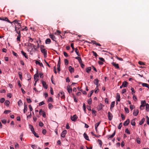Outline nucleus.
I'll return each mask as SVG.
<instances>
[{
  "mask_svg": "<svg viewBox=\"0 0 149 149\" xmlns=\"http://www.w3.org/2000/svg\"><path fill=\"white\" fill-rule=\"evenodd\" d=\"M39 125L40 127H42L43 126V124L41 122H40L39 123Z\"/></svg>",
  "mask_w": 149,
  "mask_h": 149,
  "instance_id": "774afa93",
  "label": "nucleus"
},
{
  "mask_svg": "<svg viewBox=\"0 0 149 149\" xmlns=\"http://www.w3.org/2000/svg\"><path fill=\"white\" fill-rule=\"evenodd\" d=\"M17 27L15 26V31H16L17 33L18 34V35H21V33H20V31H17Z\"/></svg>",
  "mask_w": 149,
  "mask_h": 149,
  "instance_id": "c03bdc74",
  "label": "nucleus"
},
{
  "mask_svg": "<svg viewBox=\"0 0 149 149\" xmlns=\"http://www.w3.org/2000/svg\"><path fill=\"white\" fill-rule=\"evenodd\" d=\"M92 53H93V55L95 57H97L98 56L97 54L95 52L93 51L92 52Z\"/></svg>",
  "mask_w": 149,
  "mask_h": 149,
  "instance_id": "3c124183",
  "label": "nucleus"
},
{
  "mask_svg": "<svg viewBox=\"0 0 149 149\" xmlns=\"http://www.w3.org/2000/svg\"><path fill=\"white\" fill-rule=\"evenodd\" d=\"M84 136L85 139L89 141V139L88 138V136L85 133H84L83 134Z\"/></svg>",
  "mask_w": 149,
  "mask_h": 149,
  "instance_id": "6ab92c4d",
  "label": "nucleus"
},
{
  "mask_svg": "<svg viewBox=\"0 0 149 149\" xmlns=\"http://www.w3.org/2000/svg\"><path fill=\"white\" fill-rule=\"evenodd\" d=\"M27 76L28 78V80H29L31 79V76L30 75V74L28 73L27 74Z\"/></svg>",
  "mask_w": 149,
  "mask_h": 149,
  "instance_id": "37998d69",
  "label": "nucleus"
},
{
  "mask_svg": "<svg viewBox=\"0 0 149 149\" xmlns=\"http://www.w3.org/2000/svg\"><path fill=\"white\" fill-rule=\"evenodd\" d=\"M49 108L51 109L53 107V105L51 103H49L48 104Z\"/></svg>",
  "mask_w": 149,
  "mask_h": 149,
  "instance_id": "5fc2aeb1",
  "label": "nucleus"
},
{
  "mask_svg": "<svg viewBox=\"0 0 149 149\" xmlns=\"http://www.w3.org/2000/svg\"><path fill=\"white\" fill-rule=\"evenodd\" d=\"M36 64L39 65L40 66H42L43 67H44L42 64V63H40L39 61H36Z\"/></svg>",
  "mask_w": 149,
  "mask_h": 149,
  "instance_id": "a878e982",
  "label": "nucleus"
},
{
  "mask_svg": "<svg viewBox=\"0 0 149 149\" xmlns=\"http://www.w3.org/2000/svg\"><path fill=\"white\" fill-rule=\"evenodd\" d=\"M91 134H92V135L94 136H95V137H97V138H99L100 136V135H97L95 134H94L93 132H91Z\"/></svg>",
  "mask_w": 149,
  "mask_h": 149,
  "instance_id": "4d7b16f0",
  "label": "nucleus"
},
{
  "mask_svg": "<svg viewBox=\"0 0 149 149\" xmlns=\"http://www.w3.org/2000/svg\"><path fill=\"white\" fill-rule=\"evenodd\" d=\"M51 42V40L49 38L47 39L45 41V43L46 44H49Z\"/></svg>",
  "mask_w": 149,
  "mask_h": 149,
  "instance_id": "b1692460",
  "label": "nucleus"
},
{
  "mask_svg": "<svg viewBox=\"0 0 149 149\" xmlns=\"http://www.w3.org/2000/svg\"><path fill=\"white\" fill-rule=\"evenodd\" d=\"M142 85L143 87H146L149 88V85L146 83H143L142 84Z\"/></svg>",
  "mask_w": 149,
  "mask_h": 149,
  "instance_id": "c85d7f7f",
  "label": "nucleus"
},
{
  "mask_svg": "<svg viewBox=\"0 0 149 149\" xmlns=\"http://www.w3.org/2000/svg\"><path fill=\"white\" fill-rule=\"evenodd\" d=\"M123 87H125L127 86L128 83L127 81H124L123 82Z\"/></svg>",
  "mask_w": 149,
  "mask_h": 149,
  "instance_id": "c9c22d12",
  "label": "nucleus"
},
{
  "mask_svg": "<svg viewBox=\"0 0 149 149\" xmlns=\"http://www.w3.org/2000/svg\"><path fill=\"white\" fill-rule=\"evenodd\" d=\"M53 101V100L52 98L51 97H50L49 98V99L48 100V102H52Z\"/></svg>",
  "mask_w": 149,
  "mask_h": 149,
  "instance_id": "338daca9",
  "label": "nucleus"
},
{
  "mask_svg": "<svg viewBox=\"0 0 149 149\" xmlns=\"http://www.w3.org/2000/svg\"><path fill=\"white\" fill-rule=\"evenodd\" d=\"M61 64V59L60 58L58 61V63L57 65V67H60Z\"/></svg>",
  "mask_w": 149,
  "mask_h": 149,
  "instance_id": "e433bc0d",
  "label": "nucleus"
},
{
  "mask_svg": "<svg viewBox=\"0 0 149 149\" xmlns=\"http://www.w3.org/2000/svg\"><path fill=\"white\" fill-rule=\"evenodd\" d=\"M69 70L70 73H72L74 71V69L72 68L71 66H70L69 67Z\"/></svg>",
  "mask_w": 149,
  "mask_h": 149,
  "instance_id": "393cba45",
  "label": "nucleus"
},
{
  "mask_svg": "<svg viewBox=\"0 0 149 149\" xmlns=\"http://www.w3.org/2000/svg\"><path fill=\"white\" fill-rule=\"evenodd\" d=\"M146 118L147 123L148 125H149V118L148 116H146Z\"/></svg>",
  "mask_w": 149,
  "mask_h": 149,
  "instance_id": "603ef678",
  "label": "nucleus"
},
{
  "mask_svg": "<svg viewBox=\"0 0 149 149\" xmlns=\"http://www.w3.org/2000/svg\"><path fill=\"white\" fill-rule=\"evenodd\" d=\"M77 116L76 115H74L72 117L71 116V120L73 121H75L76 120Z\"/></svg>",
  "mask_w": 149,
  "mask_h": 149,
  "instance_id": "39448f33",
  "label": "nucleus"
},
{
  "mask_svg": "<svg viewBox=\"0 0 149 149\" xmlns=\"http://www.w3.org/2000/svg\"><path fill=\"white\" fill-rule=\"evenodd\" d=\"M116 134V131L115 130L113 134L111 135H107V137L109 139H110L112 138Z\"/></svg>",
  "mask_w": 149,
  "mask_h": 149,
  "instance_id": "0eeeda50",
  "label": "nucleus"
},
{
  "mask_svg": "<svg viewBox=\"0 0 149 149\" xmlns=\"http://www.w3.org/2000/svg\"><path fill=\"white\" fill-rule=\"evenodd\" d=\"M49 37L53 41H56L55 40L56 39V38L53 35L50 34L49 35Z\"/></svg>",
  "mask_w": 149,
  "mask_h": 149,
  "instance_id": "dca6fc26",
  "label": "nucleus"
},
{
  "mask_svg": "<svg viewBox=\"0 0 149 149\" xmlns=\"http://www.w3.org/2000/svg\"><path fill=\"white\" fill-rule=\"evenodd\" d=\"M39 77V74L38 72V71L37 70L36 73V74H35L34 75V78L35 80L36 81V80H38V78Z\"/></svg>",
  "mask_w": 149,
  "mask_h": 149,
  "instance_id": "9b49d317",
  "label": "nucleus"
},
{
  "mask_svg": "<svg viewBox=\"0 0 149 149\" xmlns=\"http://www.w3.org/2000/svg\"><path fill=\"white\" fill-rule=\"evenodd\" d=\"M5 100V99L4 98H2L0 99V102L1 103H3Z\"/></svg>",
  "mask_w": 149,
  "mask_h": 149,
  "instance_id": "09e8293b",
  "label": "nucleus"
},
{
  "mask_svg": "<svg viewBox=\"0 0 149 149\" xmlns=\"http://www.w3.org/2000/svg\"><path fill=\"white\" fill-rule=\"evenodd\" d=\"M91 67H88L86 68V72L88 73H89L91 71Z\"/></svg>",
  "mask_w": 149,
  "mask_h": 149,
  "instance_id": "bb28decb",
  "label": "nucleus"
},
{
  "mask_svg": "<svg viewBox=\"0 0 149 149\" xmlns=\"http://www.w3.org/2000/svg\"><path fill=\"white\" fill-rule=\"evenodd\" d=\"M42 82L43 87L44 88L47 89V86L46 85V82L43 81H42Z\"/></svg>",
  "mask_w": 149,
  "mask_h": 149,
  "instance_id": "f3484780",
  "label": "nucleus"
},
{
  "mask_svg": "<svg viewBox=\"0 0 149 149\" xmlns=\"http://www.w3.org/2000/svg\"><path fill=\"white\" fill-rule=\"evenodd\" d=\"M141 105H145V104H146L145 100L142 101L141 102Z\"/></svg>",
  "mask_w": 149,
  "mask_h": 149,
  "instance_id": "bf43d9fd",
  "label": "nucleus"
},
{
  "mask_svg": "<svg viewBox=\"0 0 149 149\" xmlns=\"http://www.w3.org/2000/svg\"><path fill=\"white\" fill-rule=\"evenodd\" d=\"M145 120V119L144 118H143L140 121V122L139 123V125H142L144 123Z\"/></svg>",
  "mask_w": 149,
  "mask_h": 149,
  "instance_id": "f704fd0d",
  "label": "nucleus"
},
{
  "mask_svg": "<svg viewBox=\"0 0 149 149\" xmlns=\"http://www.w3.org/2000/svg\"><path fill=\"white\" fill-rule=\"evenodd\" d=\"M27 110V105L25 103H24V113H25L26 112Z\"/></svg>",
  "mask_w": 149,
  "mask_h": 149,
  "instance_id": "aec40b11",
  "label": "nucleus"
},
{
  "mask_svg": "<svg viewBox=\"0 0 149 149\" xmlns=\"http://www.w3.org/2000/svg\"><path fill=\"white\" fill-rule=\"evenodd\" d=\"M67 130H65L63 131L61 134V136L63 138H64L65 137V134L67 133Z\"/></svg>",
  "mask_w": 149,
  "mask_h": 149,
  "instance_id": "f8f14e48",
  "label": "nucleus"
},
{
  "mask_svg": "<svg viewBox=\"0 0 149 149\" xmlns=\"http://www.w3.org/2000/svg\"><path fill=\"white\" fill-rule=\"evenodd\" d=\"M75 58L78 61L79 63H81L82 62V60L80 57L79 56L76 57Z\"/></svg>",
  "mask_w": 149,
  "mask_h": 149,
  "instance_id": "4be33fe9",
  "label": "nucleus"
},
{
  "mask_svg": "<svg viewBox=\"0 0 149 149\" xmlns=\"http://www.w3.org/2000/svg\"><path fill=\"white\" fill-rule=\"evenodd\" d=\"M21 52L22 54L25 57V58L27 59L28 58V56L26 53L24 52L23 51H22Z\"/></svg>",
  "mask_w": 149,
  "mask_h": 149,
  "instance_id": "412c9836",
  "label": "nucleus"
},
{
  "mask_svg": "<svg viewBox=\"0 0 149 149\" xmlns=\"http://www.w3.org/2000/svg\"><path fill=\"white\" fill-rule=\"evenodd\" d=\"M104 106L101 103H100L97 107V108L98 111L101 110Z\"/></svg>",
  "mask_w": 149,
  "mask_h": 149,
  "instance_id": "20e7f679",
  "label": "nucleus"
},
{
  "mask_svg": "<svg viewBox=\"0 0 149 149\" xmlns=\"http://www.w3.org/2000/svg\"><path fill=\"white\" fill-rule=\"evenodd\" d=\"M139 111L138 109H136L134 110L133 114L134 116H136L139 113Z\"/></svg>",
  "mask_w": 149,
  "mask_h": 149,
  "instance_id": "ddd939ff",
  "label": "nucleus"
},
{
  "mask_svg": "<svg viewBox=\"0 0 149 149\" xmlns=\"http://www.w3.org/2000/svg\"><path fill=\"white\" fill-rule=\"evenodd\" d=\"M131 90L132 91V94L133 95L135 93V91H134V89L133 88H132L131 89Z\"/></svg>",
  "mask_w": 149,
  "mask_h": 149,
  "instance_id": "6e6d98bb",
  "label": "nucleus"
},
{
  "mask_svg": "<svg viewBox=\"0 0 149 149\" xmlns=\"http://www.w3.org/2000/svg\"><path fill=\"white\" fill-rule=\"evenodd\" d=\"M0 19L1 20H3V21H7L9 23H12L11 22H10V21L8 19L7 17H2Z\"/></svg>",
  "mask_w": 149,
  "mask_h": 149,
  "instance_id": "423d86ee",
  "label": "nucleus"
},
{
  "mask_svg": "<svg viewBox=\"0 0 149 149\" xmlns=\"http://www.w3.org/2000/svg\"><path fill=\"white\" fill-rule=\"evenodd\" d=\"M31 147L33 149H37L38 148L37 146H36L35 145H32Z\"/></svg>",
  "mask_w": 149,
  "mask_h": 149,
  "instance_id": "864d4df0",
  "label": "nucleus"
},
{
  "mask_svg": "<svg viewBox=\"0 0 149 149\" xmlns=\"http://www.w3.org/2000/svg\"><path fill=\"white\" fill-rule=\"evenodd\" d=\"M113 115L110 112H108V119L110 120L111 121L113 118Z\"/></svg>",
  "mask_w": 149,
  "mask_h": 149,
  "instance_id": "7ed1b4c3",
  "label": "nucleus"
},
{
  "mask_svg": "<svg viewBox=\"0 0 149 149\" xmlns=\"http://www.w3.org/2000/svg\"><path fill=\"white\" fill-rule=\"evenodd\" d=\"M11 112V111L9 110H6L4 112V113L5 114H8Z\"/></svg>",
  "mask_w": 149,
  "mask_h": 149,
  "instance_id": "49530a36",
  "label": "nucleus"
},
{
  "mask_svg": "<svg viewBox=\"0 0 149 149\" xmlns=\"http://www.w3.org/2000/svg\"><path fill=\"white\" fill-rule=\"evenodd\" d=\"M29 128L31 130L32 133L34 131V129L32 125H29Z\"/></svg>",
  "mask_w": 149,
  "mask_h": 149,
  "instance_id": "c756f323",
  "label": "nucleus"
},
{
  "mask_svg": "<svg viewBox=\"0 0 149 149\" xmlns=\"http://www.w3.org/2000/svg\"><path fill=\"white\" fill-rule=\"evenodd\" d=\"M130 122L129 119H127L126 121H125L123 123V125L124 126H127L128 125Z\"/></svg>",
  "mask_w": 149,
  "mask_h": 149,
  "instance_id": "1a4fd4ad",
  "label": "nucleus"
},
{
  "mask_svg": "<svg viewBox=\"0 0 149 149\" xmlns=\"http://www.w3.org/2000/svg\"><path fill=\"white\" fill-rule=\"evenodd\" d=\"M99 80L97 79H96L94 80V84L97 86V87L98 86V85L97 84Z\"/></svg>",
  "mask_w": 149,
  "mask_h": 149,
  "instance_id": "5701e85b",
  "label": "nucleus"
},
{
  "mask_svg": "<svg viewBox=\"0 0 149 149\" xmlns=\"http://www.w3.org/2000/svg\"><path fill=\"white\" fill-rule=\"evenodd\" d=\"M116 98L117 99V101L119 102L120 101V96L119 93H117ZM118 103L117 102H116V104Z\"/></svg>",
  "mask_w": 149,
  "mask_h": 149,
  "instance_id": "9d476101",
  "label": "nucleus"
},
{
  "mask_svg": "<svg viewBox=\"0 0 149 149\" xmlns=\"http://www.w3.org/2000/svg\"><path fill=\"white\" fill-rule=\"evenodd\" d=\"M136 119V118H134L133 119L131 122V124L133 126H135V120Z\"/></svg>",
  "mask_w": 149,
  "mask_h": 149,
  "instance_id": "a211bd4d",
  "label": "nucleus"
},
{
  "mask_svg": "<svg viewBox=\"0 0 149 149\" xmlns=\"http://www.w3.org/2000/svg\"><path fill=\"white\" fill-rule=\"evenodd\" d=\"M58 97H60L62 99H64L65 98V96L64 93L63 92H60L59 93L58 95Z\"/></svg>",
  "mask_w": 149,
  "mask_h": 149,
  "instance_id": "f03ea898",
  "label": "nucleus"
},
{
  "mask_svg": "<svg viewBox=\"0 0 149 149\" xmlns=\"http://www.w3.org/2000/svg\"><path fill=\"white\" fill-rule=\"evenodd\" d=\"M88 43L89 44L93 43V44L95 45L96 42L94 40H92L91 42H88Z\"/></svg>",
  "mask_w": 149,
  "mask_h": 149,
  "instance_id": "4c0bfd02",
  "label": "nucleus"
},
{
  "mask_svg": "<svg viewBox=\"0 0 149 149\" xmlns=\"http://www.w3.org/2000/svg\"><path fill=\"white\" fill-rule=\"evenodd\" d=\"M64 62L66 65H67L68 64V60L66 59H64Z\"/></svg>",
  "mask_w": 149,
  "mask_h": 149,
  "instance_id": "de8ad7c7",
  "label": "nucleus"
},
{
  "mask_svg": "<svg viewBox=\"0 0 149 149\" xmlns=\"http://www.w3.org/2000/svg\"><path fill=\"white\" fill-rule=\"evenodd\" d=\"M44 46L43 45H42L40 47V49L42 53L44 54V56L45 57L47 56V51L44 48Z\"/></svg>",
  "mask_w": 149,
  "mask_h": 149,
  "instance_id": "f257e3e1",
  "label": "nucleus"
},
{
  "mask_svg": "<svg viewBox=\"0 0 149 149\" xmlns=\"http://www.w3.org/2000/svg\"><path fill=\"white\" fill-rule=\"evenodd\" d=\"M19 22H21V21H19V20H15L13 21V22H11V24L14 22L15 23L17 24L18 25H19V26H20L21 27V25H20L21 23H19Z\"/></svg>",
  "mask_w": 149,
  "mask_h": 149,
  "instance_id": "2eb2a0df",
  "label": "nucleus"
},
{
  "mask_svg": "<svg viewBox=\"0 0 149 149\" xmlns=\"http://www.w3.org/2000/svg\"><path fill=\"white\" fill-rule=\"evenodd\" d=\"M88 102L89 105L91 104L92 103V100L91 98H90L88 100Z\"/></svg>",
  "mask_w": 149,
  "mask_h": 149,
  "instance_id": "ea45409f",
  "label": "nucleus"
},
{
  "mask_svg": "<svg viewBox=\"0 0 149 149\" xmlns=\"http://www.w3.org/2000/svg\"><path fill=\"white\" fill-rule=\"evenodd\" d=\"M10 103V102L8 100H6L4 103V104L7 106H8L9 104Z\"/></svg>",
  "mask_w": 149,
  "mask_h": 149,
  "instance_id": "7c9ffc66",
  "label": "nucleus"
},
{
  "mask_svg": "<svg viewBox=\"0 0 149 149\" xmlns=\"http://www.w3.org/2000/svg\"><path fill=\"white\" fill-rule=\"evenodd\" d=\"M21 37V35H18L17 38V41L20 42L21 41L20 38Z\"/></svg>",
  "mask_w": 149,
  "mask_h": 149,
  "instance_id": "58836bf2",
  "label": "nucleus"
},
{
  "mask_svg": "<svg viewBox=\"0 0 149 149\" xmlns=\"http://www.w3.org/2000/svg\"><path fill=\"white\" fill-rule=\"evenodd\" d=\"M18 105L19 106H20V105H22V100H19V101L18 102Z\"/></svg>",
  "mask_w": 149,
  "mask_h": 149,
  "instance_id": "79ce46f5",
  "label": "nucleus"
},
{
  "mask_svg": "<svg viewBox=\"0 0 149 149\" xmlns=\"http://www.w3.org/2000/svg\"><path fill=\"white\" fill-rule=\"evenodd\" d=\"M33 45V44H31V43H30L29 42L28 43V46H29V47H30V48H32Z\"/></svg>",
  "mask_w": 149,
  "mask_h": 149,
  "instance_id": "13d9d810",
  "label": "nucleus"
},
{
  "mask_svg": "<svg viewBox=\"0 0 149 149\" xmlns=\"http://www.w3.org/2000/svg\"><path fill=\"white\" fill-rule=\"evenodd\" d=\"M144 107H145V105H143L141 104V105L140 107V109L141 110H142L144 108Z\"/></svg>",
  "mask_w": 149,
  "mask_h": 149,
  "instance_id": "052dcab7",
  "label": "nucleus"
},
{
  "mask_svg": "<svg viewBox=\"0 0 149 149\" xmlns=\"http://www.w3.org/2000/svg\"><path fill=\"white\" fill-rule=\"evenodd\" d=\"M97 141L99 143V144L100 145V146L101 147L102 144V143L100 139H98L97 140Z\"/></svg>",
  "mask_w": 149,
  "mask_h": 149,
  "instance_id": "a18cd8bd",
  "label": "nucleus"
},
{
  "mask_svg": "<svg viewBox=\"0 0 149 149\" xmlns=\"http://www.w3.org/2000/svg\"><path fill=\"white\" fill-rule=\"evenodd\" d=\"M1 122L3 124H5L6 123V119H2Z\"/></svg>",
  "mask_w": 149,
  "mask_h": 149,
  "instance_id": "680f3d73",
  "label": "nucleus"
},
{
  "mask_svg": "<svg viewBox=\"0 0 149 149\" xmlns=\"http://www.w3.org/2000/svg\"><path fill=\"white\" fill-rule=\"evenodd\" d=\"M115 104V102L114 101H113L112 102L111 106H110V109H111V108H113L114 107Z\"/></svg>",
  "mask_w": 149,
  "mask_h": 149,
  "instance_id": "473e14b6",
  "label": "nucleus"
},
{
  "mask_svg": "<svg viewBox=\"0 0 149 149\" xmlns=\"http://www.w3.org/2000/svg\"><path fill=\"white\" fill-rule=\"evenodd\" d=\"M12 53H13V54L16 57H17V56H18V55L14 51H12Z\"/></svg>",
  "mask_w": 149,
  "mask_h": 149,
  "instance_id": "0e129e2a",
  "label": "nucleus"
},
{
  "mask_svg": "<svg viewBox=\"0 0 149 149\" xmlns=\"http://www.w3.org/2000/svg\"><path fill=\"white\" fill-rule=\"evenodd\" d=\"M32 133L37 138L39 137V136L38 135L37 133H36L35 131L32 132Z\"/></svg>",
  "mask_w": 149,
  "mask_h": 149,
  "instance_id": "8fccbe9b",
  "label": "nucleus"
},
{
  "mask_svg": "<svg viewBox=\"0 0 149 149\" xmlns=\"http://www.w3.org/2000/svg\"><path fill=\"white\" fill-rule=\"evenodd\" d=\"M116 58L117 59H118V60L120 61H123V59L121 58H119L117 56H116Z\"/></svg>",
  "mask_w": 149,
  "mask_h": 149,
  "instance_id": "e2e57ef3",
  "label": "nucleus"
},
{
  "mask_svg": "<svg viewBox=\"0 0 149 149\" xmlns=\"http://www.w3.org/2000/svg\"><path fill=\"white\" fill-rule=\"evenodd\" d=\"M74 50L77 54L79 56H80V54L79 53V50L77 48L75 49Z\"/></svg>",
  "mask_w": 149,
  "mask_h": 149,
  "instance_id": "cd10ccee",
  "label": "nucleus"
},
{
  "mask_svg": "<svg viewBox=\"0 0 149 149\" xmlns=\"http://www.w3.org/2000/svg\"><path fill=\"white\" fill-rule=\"evenodd\" d=\"M100 121L99 122H98L97 123H96L95 125V129L96 131H97V128L98 126L99 125H100Z\"/></svg>",
  "mask_w": 149,
  "mask_h": 149,
  "instance_id": "72a5a7b5",
  "label": "nucleus"
},
{
  "mask_svg": "<svg viewBox=\"0 0 149 149\" xmlns=\"http://www.w3.org/2000/svg\"><path fill=\"white\" fill-rule=\"evenodd\" d=\"M146 110L147 111H149V104L148 103H146Z\"/></svg>",
  "mask_w": 149,
  "mask_h": 149,
  "instance_id": "2f4dec72",
  "label": "nucleus"
},
{
  "mask_svg": "<svg viewBox=\"0 0 149 149\" xmlns=\"http://www.w3.org/2000/svg\"><path fill=\"white\" fill-rule=\"evenodd\" d=\"M67 89L68 92L70 93L72 91V89L71 87H70V86L68 85L67 86Z\"/></svg>",
  "mask_w": 149,
  "mask_h": 149,
  "instance_id": "4468645a",
  "label": "nucleus"
},
{
  "mask_svg": "<svg viewBox=\"0 0 149 149\" xmlns=\"http://www.w3.org/2000/svg\"><path fill=\"white\" fill-rule=\"evenodd\" d=\"M136 142L139 144L141 143L140 139L138 137H136Z\"/></svg>",
  "mask_w": 149,
  "mask_h": 149,
  "instance_id": "a19ab883",
  "label": "nucleus"
},
{
  "mask_svg": "<svg viewBox=\"0 0 149 149\" xmlns=\"http://www.w3.org/2000/svg\"><path fill=\"white\" fill-rule=\"evenodd\" d=\"M112 65L117 69H119V67L118 64H116V63L113 62L111 63Z\"/></svg>",
  "mask_w": 149,
  "mask_h": 149,
  "instance_id": "6e6552de",
  "label": "nucleus"
},
{
  "mask_svg": "<svg viewBox=\"0 0 149 149\" xmlns=\"http://www.w3.org/2000/svg\"><path fill=\"white\" fill-rule=\"evenodd\" d=\"M125 132L128 134H130V132L128 129H126L125 130Z\"/></svg>",
  "mask_w": 149,
  "mask_h": 149,
  "instance_id": "69168bd1",
  "label": "nucleus"
}]
</instances>
